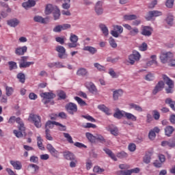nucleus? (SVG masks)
<instances>
[{
    "label": "nucleus",
    "mask_w": 175,
    "mask_h": 175,
    "mask_svg": "<svg viewBox=\"0 0 175 175\" xmlns=\"http://www.w3.org/2000/svg\"><path fill=\"white\" fill-rule=\"evenodd\" d=\"M28 120L37 128H42V118L40 116L35 113H30Z\"/></svg>",
    "instance_id": "f257e3e1"
},
{
    "label": "nucleus",
    "mask_w": 175,
    "mask_h": 175,
    "mask_svg": "<svg viewBox=\"0 0 175 175\" xmlns=\"http://www.w3.org/2000/svg\"><path fill=\"white\" fill-rule=\"evenodd\" d=\"M163 79L164 81H166L167 85H168V88L165 89L166 93L172 94L173 88H174V82L165 75H163Z\"/></svg>",
    "instance_id": "f03ea898"
},
{
    "label": "nucleus",
    "mask_w": 175,
    "mask_h": 175,
    "mask_svg": "<svg viewBox=\"0 0 175 175\" xmlns=\"http://www.w3.org/2000/svg\"><path fill=\"white\" fill-rule=\"evenodd\" d=\"M41 98H42V102L44 105H47L51 99L55 98V94L53 92H44L40 94Z\"/></svg>",
    "instance_id": "7ed1b4c3"
},
{
    "label": "nucleus",
    "mask_w": 175,
    "mask_h": 175,
    "mask_svg": "<svg viewBox=\"0 0 175 175\" xmlns=\"http://www.w3.org/2000/svg\"><path fill=\"white\" fill-rule=\"evenodd\" d=\"M54 125H56V126H59V131H66V126H64L62 124L55 122V121H51L49 120L46 122L45 124V128L47 129V128H54Z\"/></svg>",
    "instance_id": "20e7f679"
},
{
    "label": "nucleus",
    "mask_w": 175,
    "mask_h": 175,
    "mask_svg": "<svg viewBox=\"0 0 175 175\" xmlns=\"http://www.w3.org/2000/svg\"><path fill=\"white\" fill-rule=\"evenodd\" d=\"M28 56H23L19 60V68H29L30 65H33L35 63L33 62H27L28 61Z\"/></svg>",
    "instance_id": "39448f33"
},
{
    "label": "nucleus",
    "mask_w": 175,
    "mask_h": 175,
    "mask_svg": "<svg viewBox=\"0 0 175 175\" xmlns=\"http://www.w3.org/2000/svg\"><path fill=\"white\" fill-rule=\"evenodd\" d=\"M55 50L58 53V57L60 59L68 58V54H66V49H65V47L58 45L56 46Z\"/></svg>",
    "instance_id": "423d86ee"
},
{
    "label": "nucleus",
    "mask_w": 175,
    "mask_h": 175,
    "mask_svg": "<svg viewBox=\"0 0 175 175\" xmlns=\"http://www.w3.org/2000/svg\"><path fill=\"white\" fill-rule=\"evenodd\" d=\"M141 57L142 55H140V53L138 51H133V53L129 56V64H131V65H133L136 61L140 60Z\"/></svg>",
    "instance_id": "0eeeda50"
},
{
    "label": "nucleus",
    "mask_w": 175,
    "mask_h": 175,
    "mask_svg": "<svg viewBox=\"0 0 175 175\" xmlns=\"http://www.w3.org/2000/svg\"><path fill=\"white\" fill-rule=\"evenodd\" d=\"M113 30L111 31V35L113 36V38H118L122 32H124V28L121 25H115L113 26Z\"/></svg>",
    "instance_id": "6e6552de"
},
{
    "label": "nucleus",
    "mask_w": 175,
    "mask_h": 175,
    "mask_svg": "<svg viewBox=\"0 0 175 175\" xmlns=\"http://www.w3.org/2000/svg\"><path fill=\"white\" fill-rule=\"evenodd\" d=\"M70 40L71 42L68 44L69 49H75V47H77V42L79 41V37L71 33Z\"/></svg>",
    "instance_id": "1a4fd4ad"
},
{
    "label": "nucleus",
    "mask_w": 175,
    "mask_h": 175,
    "mask_svg": "<svg viewBox=\"0 0 175 175\" xmlns=\"http://www.w3.org/2000/svg\"><path fill=\"white\" fill-rule=\"evenodd\" d=\"M159 16H162V12L153 10L148 12L145 18L147 20V21H150V20H152L153 17H159Z\"/></svg>",
    "instance_id": "9d476101"
},
{
    "label": "nucleus",
    "mask_w": 175,
    "mask_h": 175,
    "mask_svg": "<svg viewBox=\"0 0 175 175\" xmlns=\"http://www.w3.org/2000/svg\"><path fill=\"white\" fill-rule=\"evenodd\" d=\"M123 27L126 28L128 31H129V35L131 36H136V35L139 34V28L137 27H132L131 25L124 24Z\"/></svg>",
    "instance_id": "9b49d317"
},
{
    "label": "nucleus",
    "mask_w": 175,
    "mask_h": 175,
    "mask_svg": "<svg viewBox=\"0 0 175 175\" xmlns=\"http://www.w3.org/2000/svg\"><path fill=\"white\" fill-rule=\"evenodd\" d=\"M66 109L69 114H75L77 113V105L73 103H69L66 105Z\"/></svg>",
    "instance_id": "f8f14e48"
},
{
    "label": "nucleus",
    "mask_w": 175,
    "mask_h": 175,
    "mask_svg": "<svg viewBox=\"0 0 175 175\" xmlns=\"http://www.w3.org/2000/svg\"><path fill=\"white\" fill-rule=\"evenodd\" d=\"M170 58H173V53L171 52L163 53L160 55V59L162 64H166L170 61Z\"/></svg>",
    "instance_id": "ddd939ff"
},
{
    "label": "nucleus",
    "mask_w": 175,
    "mask_h": 175,
    "mask_svg": "<svg viewBox=\"0 0 175 175\" xmlns=\"http://www.w3.org/2000/svg\"><path fill=\"white\" fill-rule=\"evenodd\" d=\"M163 88H165V83L163 82V81H159L152 91L153 95H157L158 92H160V91H162Z\"/></svg>",
    "instance_id": "4468645a"
},
{
    "label": "nucleus",
    "mask_w": 175,
    "mask_h": 175,
    "mask_svg": "<svg viewBox=\"0 0 175 175\" xmlns=\"http://www.w3.org/2000/svg\"><path fill=\"white\" fill-rule=\"evenodd\" d=\"M46 150L50 152V154L55 157V158H58V156L59 155V152L58 150H55V148L51 145V144H48L46 145Z\"/></svg>",
    "instance_id": "2eb2a0df"
},
{
    "label": "nucleus",
    "mask_w": 175,
    "mask_h": 175,
    "mask_svg": "<svg viewBox=\"0 0 175 175\" xmlns=\"http://www.w3.org/2000/svg\"><path fill=\"white\" fill-rule=\"evenodd\" d=\"M46 150L50 152V154L55 157V158H58V156L59 155V152L58 150H55V148L51 145V144H48L46 145Z\"/></svg>",
    "instance_id": "dca6fc26"
},
{
    "label": "nucleus",
    "mask_w": 175,
    "mask_h": 175,
    "mask_svg": "<svg viewBox=\"0 0 175 175\" xmlns=\"http://www.w3.org/2000/svg\"><path fill=\"white\" fill-rule=\"evenodd\" d=\"M141 33L144 36H151L152 33V28L150 26H142Z\"/></svg>",
    "instance_id": "f3484780"
},
{
    "label": "nucleus",
    "mask_w": 175,
    "mask_h": 175,
    "mask_svg": "<svg viewBox=\"0 0 175 175\" xmlns=\"http://www.w3.org/2000/svg\"><path fill=\"white\" fill-rule=\"evenodd\" d=\"M103 2L98 1L95 5V12L98 16H101L103 14V8L102 7Z\"/></svg>",
    "instance_id": "a211bd4d"
},
{
    "label": "nucleus",
    "mask_w": 175,
    "mask_h": 175,
    "mask_svg": "<svg viewBox=\"0 0 175 175\" xmlns=\"http://www.w3.org/2000/svg\"><path fill=\"white\" fill-rule=\"evenodd\" d=\"M27 51L28 47L27 46H18L15 49V54L18 56L24 55Z\"/></svg>",
    "instance_id": "6ab92c4d"
},
{
    "label": "nucleus",
    "mask_w": 175,
    "mask_h": 175,
    "mask_svg": "<svg viewBox=\"0 0 175 175\" xmlns=\"http://www.w3.org/2000/svg\"><path fill=\"white\" fill-rule=\"evenodd\" d=\"M86 85L89 89L90 92L92 94H97L98 89H96V86L92 82L86 83Z\"/></svg>",
    "instance_id": "aec40b11"
},
{
    "label": "nucleus",
    "mask_w": 175,
    "mask_h": 175,
    "mask_svg": "<svg viewBox=\"0 0 175 175\" xmlns=\"http://www.w3.org/2000/svg\"><path fill=\"white\" fill-rule=\"evenodd\" d=\"M162 147H166L167 146L168 147H170V148H173V147H175V139H173L170 141H163L161 142Z\"/></svg>",
    "instance_id": "412c9836"
},
{
    "label": "nucleus",
    "mask_w": 175,
    "mask_h": 175,
    "mask_svg": "<svg viewBox=\"0 0 175 175\" xmlns=\"http://www.w3.org/2000/svg\"><path fill=\"white\" fill-rule=\"evenodd\" d=\"M10 163L13 166L14 169L16 170H21V168L23 167V165L21 164V162L18 161H10Z\"/></svg>",
    "instance_id": "4be33fe9"
},
{
    "label": "nucleus",
    "mask_w": 175,
    "mask_h": 175,
    "mask_svg": "<svg viewBox=\"0 0 175 175\" xmlns=\"http://www.w3.org/2000/svg\"><path fill=\"white\" fill-rule=\"evenodd\" d=\"M107 131H109V132H111V135H113V136L118 135V129L114 126L113 124L108 126L107 127Z\"/></svg>",
    "instance_id": "5701e85b"
},
{
    "label": "nucleus",
    "mask_w": 175,
    "mask_h": 175,
    "mask_svg": "<svg viewBox=\"0 0 175 175\" xmlns=\"http://www.w3.org/2000/svg\"><path fill=\"white\" fill-rule=\"evenodd\" d=\"M83 50V51H88L90 54H92V55H94V54H96V53H98V49L91 46H84Z\"/></svg>",
    "instance_id": "b1692460"
},
{
    "label": "nucleus",
    "mask_w": 175,
    "mask_h": 175,
    "mask_svg": "<svg viewBox=\"0 0 175 175\" xmlns=\"http://www.w3.org/2000/svg\"><path fill=\"white\" fill-rule=\"evenodd\" d=\"M35 5H36V1L33 0H29L27 2H24L22 3V6L25 9H28L29 8H33Z\"/></svg>",
    "instance_id": "393cba45"
},
{
    "label": "nucleus",
    "mask_w": 175,
    "mask_h": 175,
    "mask_svg": "<svg viewBox=\"0 0 175 175\" xmlns=\"http://www.w3.org/2000/svg\"><path fill=\"white\" fill-rule=\"evenodd\" d=\"M57 8L58 7L54 6L51 4L46 5L45 8V14H47V15L51 14V13H53L55 10V8Z\"/></svg>",
    "instance_id": "a878e982"
},
{
    "label": "nucleus",
    "mask_w": 175,
    "mask_h": 175,
    "mask_svg": "<svg viewBox=\"0 0 175 175\" xmlns=\"http://www.w3.org/2000/svg\"><path fill=\"white\" fill-rule=\"evenodd\" d=\"M7 24L10 27H12L13 28H14L17 27L18 24H20V21H18L17 18H13V19L7 21Z\"/></svg>",
    "instance_id": "bb28decb"
},
{
    "label": "nucleus",
    "mask_w": 175,
    "mask_h": 175,
    "mask_svg": "<svg viewBox=\"0 0 175 175\" xmlns=\"http://www.w3.org/2000/svg\"><path fill=\"white\" fill-rule=\"evenodd\" d=\"M103 151H105V154H107V155H108V157H109V158H111L113 159V161H117V157H116V154H114V153H113V152L111 151V150L107 148H105L103 149Z\"/></svg>",
    "instance_id": "cd10ccee"
},
{
    "label": "nucleus",
    "mask_w": 175,
    "mask_h": 175,
    "mask_svg": "<svg viewBox=\"0 0 175 175\" xmlns=\"http://www.w3.org/2000/svg\"><path fill=\"white\" fill-rule=\"evenodd\" d=\"M124 92L122 91V90H115L113 94V100H118V98L122 96Z\"/></svg>",
    "instance_id": "c85d7f7f"
},
{
    "label": "nucleus",
    "mask_w": 175,
    "mask_h": 175,
    "mask_svg": "<svg viewBox=\"0 0 175 175\" xmlns=\"http://www.w3.org/2000/svg\"><path fill=\"white\" fill-rule=\"evenodd\" d=\"M63 155L65 158V159H67V161H73L76 157H75V154H73L70 152H64Z\"/></svg>",
    "instance_id": "c756f323"
},
{
    "label": "nucleus",
    "mask_w": 175,
    "mask_h": 175,
    "mask_svg": "<svg viewBox=\"0 0 175 175\" xmlns=\"http://www.w3.org/2000/svg\"><path fill=\"white\" fill-rule=\"evenodd\" d=\"M33 20L36 23H40V24H47V18H43L40 16H36L33 18Z\"/></svg>",
    "instance_id": "7c9ffc66"
},
{
    "label": "nucleus",
    "mask_w": 175,
    "mask_h": 175,
    "mask_svg": "<svg viewBox=\"0 0 175 175\" xmlns=\"http://www.w3.org/2000/svg\"><path fill=\"white\" fill-rule=\"evenodd\" d=\"M124 116H125V111L118 110L113 114V117L115 118H118V120H121V118H122V117H124Z\"/></svg>",
    "instance_id": "2f4dec72"
},
{
    "label": "nucleus",
    "mask_w": 175,
    "mask_h": 175,
    "mask_svg": "<svg viewBox=\"0 0 175 175\" xmlns=\"http://www.w3.org/2000/svg\"><path fill=\"white\" fill-rule=\"evenodd\" d=\"M15 121L17 122V124H18V128L19 131L24 132V131H25V127L24 126V122H23L21 118H17Z\"/></svg>",
    "instance_id": "473e14b6"
},
{
    "label": "nucleus",
    "mask_w": 175,
    "mask_h": 175,
    "mask_svg": "<svg viewBox=\"0 0 175 175\" xmlns=\"http://www.w3.org/2000/svg\"><path fill=\"white\" fill-rule=\"evenodd\" d=\"M174 132V128L172 126H167L165 129V133L166 136L170 137L172 134Z\"/></svg>",
    "instance_id": "72a5a7b5"
},
{
    "label": "nucleus",
    "mask_w": 175,
    "mask_h": 175,
    "mask_svg": "<svg viewBox=\"0 0 175 175\" xmlns=\"http://www.w3.org/2000/svg\"><path fill=\"white\" fill-rule=\"evenodd\" d=\"M124 117L127 120H130L131 121H137V117L135 116V115L131 113L124 112Z\"/></svg>",
    "instance_id": "f704fd0d"
},
{
    "label": "nucleus",
    "mask_w": 175,
    "mask_h": 175,
    "mask_svg": "<svg viewBox=\"0 0 175 175\" xmlns=\"http://www.w3.org/2000/svg\"><path fill=\"white\" fill-rule=\"evenodd\" d=\"M165 103L166 105H169L170 107L175 111V101L172 100L170 98H167L165 99Z\"/></svg>",
    "instance_id": "c9c22d12"
},
{
    "label": "nucleus",
    "mask_w": 175,
    "mask_h": 175,
    "mask_svg": "<svg viewBox=\"0 0 175 175\" xmlns=\"http://www.w3.org/2000/svg\"><path fill=\"white\" fill-rule=\"evenodd\" d=\"M88 73V71H87V69L84 68H79L77 72V76H81L82 77H84V76H87Z\"/></svg>",
    "instance_id": "e433bc0d"
},
{
    "label": "nucleus",
    "mask_w": 175,
    "mask_h": 175,
    "mask_svg": "<svg viewBox=\"0 0 175 175\" xmlns=\"http://www.w3.org/2000/svg\"><path fill=\"white\" fill-rule=\"evenodd\" d=\"M52 13L53 14V18L55 21L59 20V17H61V11L58 7L55 8V11H53Z\"/></svg>",
    "instance_id": "4c0bfd02"
},
{
    "label": "nucleus",
    "mask_w": 175,
    "mask_h": 175,
    "mask_svg": "<svg viewBox=\"0 0 175 175\" xmlns=\"http://www.w3.org/2000/svg\"><path fill=\"white\" fill-rule=\"evenodd\" d=\"M74 99L77 102L78 105L81 106V107H84V106H87V103L84 101L79 96H75Z\"/></svg>",
    "instance_id": "58836bf2"
},
{
    "label": "nucleus",
    "mask_w": 175,
    "mask_h": 175,
    "mask_svg": "<svg viewBox=\"0 0 175 175\" xmlns=\"http://www.w3.org/2000/svg\"><path fill=\"white\" fill-rule=\"evenodd\" d=\"M99 27L101 29L103 35H105V36H109V29H107V27H106V25L100 24Z\"/></svg>",
    "instance_id": "ea45409f"
},
{
    "label": "nucleus",
    "mask_w": 175,
    "mask_h": 175,
    "mask_svg": "<svg viewBox=\"0 0 175 175\" xmlns=\"http://www.w3.org/2000/svg\"><path fill=\"white\" fill-rule=\"evenodd\" d=\"M98 109H99V110H100L101 111H103L104 113H105V114H107V116L110 114L109 108H107V107H106V105H98Z\"/></svg>",
    "instance_id": "a19ab883"
},
{
    "label": "nucleus",
    "mask_w": 175,
    "mask_h": 175,
    "mask_svg": "<svg viewBox=\"0 0 175 175\" xmlns=\"http://www.w3.org/2000/svg\"><path fill=\"white\" fill-rule=\"evenodd\" d=\"M129 106L130 109H134V110H136V111H139V113H142V111H143V108H142L140 105H137L135 103H131Z\"/></svg>",
    "instance_id": "79ce46f5"
},
{
    "label": "nucleus",
    "mask_w": 175,
    "mask_h": 175,
    "mask_svg": "<svg viewBox=\"0 0 175 175\" xmlns=\"http://www.w3.org/2000/svg\"><path fill=\"white\" fill-rule=\"evenodd\" d=\"M13 92H14V89L13 88L5 86V95H7V96H12Z\"/></svg>",
    "instance_id": "37998d69"
},
{
    "label": "nucleus",
    "mask_w": 175,
    "mask_h": 175,
    "mask_svg": "<svg viewBox=\"0 0 175 175\" xmlns=\"http://www.w3.org/2000/svg\"><path fill=\"white\" fill-rule=\"evenodd\" d=\"M37 144L38 147L40 150H42V151L44 150V147L43 146V139L41 137H37Z\"/></svg>",
    "instance_id": "c03bdc74"
},
{
    "label": "nucleus",
    "mask_w": 175,
    "mask_h": 175,
    "mask_svg": "<svg viewBox=\"0 0 175 175\" xmlns=\"http://www.w3.org/2000/svg\"><path fill=\"white\" fill-rule=\"evenodd\" d=\"M137 18V16L135 14H130V15H124V19L126 21H132V20H136Z\"/></svg>",
    "instance_id": "a18cd8bd"
},
{
    "label": "nucleus",
    "mask_w": 175,
    "mask_h": 175,
    "mask_svg": "<svg viewBox=\"0 0 175 175\" xmlns=\"http://www.w3.org/2000/svg\"><path fill=\"white\" fill-rule=\"evenodd\" d=\"M85 136L90 143H94L96 140V137L94 136V135H92L91 133H86Z\"/></svg>",
    "instance_id": "49530a36"
},
{
    "label": "nucleus",
    "mask_w": 175,
    "mask_h": 175,
    "mask_svg": "<svg viewBox=\"0 0 175 175\" xmlns=\"http://www.w3.org/2000/svg\"><path fill=\"white\" fill-rule=\"evenodd\" d=\"M65 139H66L67 142H68V143H70V144H73V143H75L73 142V138H72V136H70V134L68 133H63Z\"/></svg>",
    "instance_id": "de8ad7c7"
},
{
    "label": "nucleus",
    "mask_w": 175,
    "mask_h": 175,
    "mask_svg": "<svg viewBox=\"0 0 175 175\" xmlns=\"http://www.w3.org/2000/svg\"><path fill=\"white\" fill-rule=\"evenodd\" d=\"M57 96L62 100L66 99V93L64 90H58Z\"/></svg>",
    "instance_id": "09e8293b"
},
{
    "label": "nucleus",
    "mask_w": 175,
    "mask_h": 175,
    "mask_svg": "<svg viewBox=\"0 0 175 175\" xmlns=\"http://www.w3.org/2000/svg\"><path fill=\"white\" fill-rule=\"evenodd\" d=\"M17 79H18L20 83H25V75L23 72H19L17 75Z\"/></svg>",
    "instance_id": "8fccbe9b"
},
{
    "label": "nucleus",
    "mask_w": 175,
    "mask_h": 175,
    "mask_svg": "<svg viewBox=\"0 0 175 175\" xmlns=\"http://www.w3.org/2000/svg\"><path fill=\"white\" fill-rule=\"evenodd\" d=\"M118 175H131V170H119L117 172Z\"/></svg>",
    "instance_id": "3c124183"
},
{
    "label": "nucleus",
    "mask_w": 175,
    "mask_h": 175,
    "mask_svg": "<svg viewBox=\"0 0 175 175\" xmlns=\"http://www.w3.org/2000/svg\"><path fill=\"white\" fill-rule=\"evenodd\" d=\"M109 43L110 44L111 47H112L113 49H116L117 43H116V40H114V38H113V37L109 38Z\"/></svg>",
    "instance_id": "603ef678"
},
{
    "label": "nucleus",
    "mask_w": 175,
    "mask_h": 175,
    "mask_svg": "<svg viewBox=\"0 0 175 175\" xmlns=\"http://www.w3.org/2000/svg\"><path fill=\"white\" fill-rule=\"evenodd\" d=\"M94 173H97L98 174H100V173H103L105 172V170L103 168H100L99 166H95L93 168Z\"/></svg>",
    "instance_id": "864d4df0"
},
{
    "label": "nucleus",
    "mask_w": 175,
    "mask_h": 175,
    "mask_svg": "<svg viewBox=\"0 0 175 175\" xmlns=\"http://www.w3.org/2000/svg\"><path fill=\"white\" fill-rule=\"evenodd\" d=\"M82 118H85V120H88V121H90L91 122H96L95 118L90 115H82Z\"/></svg>",
    "instance_id": "5fc2aeb1"
},
{
    "label": "nucleus",
    "mask_w": 175,
    "mask_h": 175,
    "mask_svg": "<svg viewBox=\"0 0 175 175\" xmlns=\"http://www.w3.org/2000/svg\"><path fill=\"white\" fill-rule=\"evenodd\" d=\"M94 66L100 72H103L106 69L105 66L100 65L99 63H94Z\"/></svg>",
    "instance_id": "6e6d98bb"
},
{
    "label": "nucleus",
    "mask_w": 175,
    "mask_h": 175,
    "mask_svg": "<svg viewBox=\"0 0 175 175\" xmlns=\"http://www.w3.org/2000/svg\"><path fill=\"white\" fill-rule=\"evenodd\" d=\"M154 79H155V77L152 73H148L145 77V80H146V81H152Z\"/></svg>",
    "instance_id": "4d7b16f0"
},
{
    "label": "nucleus",
    "mask_w": 175,
    "mask_h": 175,
    "mask_svg": "<svg viewBox=\"0 0 175 175\" xmlns=\"http://www.w3.org/2000/svg\"><path fill=\"white\" fill-rule=\"evenodd\" d=\"M117 157L120 158V159H124V158H128V153L122 151L117 154Z\"/></svg>",
    "instance_id": "13d9d810"
},
{
    "label": "nucleus",
    "mask_w": 175,
    "mask_h": 175,
    "mask_svg": "<svg viewBox=\"0 0 175 175\" xmlns=\"http://www.w3.org/2000/svg\"><path fill=\"white\" fill-rule=\"evenodd\" d=\"M8 65L10 66V70L17 69V63L16 62H9Z\"/></svg>",
    "instance_id": "bf43d9fd"
},
{
    "label": "nucleus",
    "mask_w": 175,
    "mask_h": 175,
    "mask_svg": "<svg viewBox=\"0 0 175 175\" xmlns=\"http://www.w3.org/2000/svg\"><path fill=\"white\" fill-rule=\"evenodd\" d=\"M148 47V45H147V43L143 42V43L139 46V50L140 51H146Z\"/></svg>",
    "instance_id": "052dcab7"
},
{
    "label": "nucleus",
    "mask_w": 175,
    "mask_h": 175,
    "mask_svg": "<svg viewBox=\"0 0 175 175\" xmlns=\"http://www.w3.org/2000/svg\"><path fill=\"white\" fill-rule=\"evenodd\" d=\"M46 134V139L49 141H53V137H51V134H50V130L49 129H46L45 131Z\"/></svg>",
    "instance_id": "680f3d73"
},
{
    "label": "nucleus",
    "mask_w": 175,
    "mask_h": 175,
    "mask_svg": "<svg viewBox=\"0 0 175 175\" xmlns=\"http://www.w3.org/2000/svg\"><path fill=\"white\" fill-rule=\"evenodd\" d=\"M152 113H153V118H154V120H159L161 117V114L159 113V111L157 110H154Z\"/></svg>",
    "instance_id": "e2e57ef3"
},
{
    "label": "nucleus",
    "mask_w": 175,
    "mask_h": 175,
    "mask_svg": "<svg viewBox=\"0 0 175 175\" xmlns=\"http://www.w3.org/2000/svg\"><path fill=\"white\" fill-rule=\"evenodd\" d=\"M144 163H150L151 162V156L150 154H146L144 157Z\"/></svg>",
    "instance_id": "0e129e2a"
},
{
    "label": "nucleus",
    "mask_w": 175,
    "mask_h": 175,
    "mask_svg": "<svg viewBox=\"0 0 175 175\" xmlns=\"http://www.w3.org/2000/svg\"><path fill=\"white\" fill-rule=\"evenodd\" d=\"M157 137V134L154 133L152 130H150L148 134V137L150 140H154L155 137Z\"/></svg>",
    "instance_id": "69168bd1"
},
{
    "label": "nucleus",
    "mask_w": 175,
    "mask_h": 175,
    "mask_svg": "<svg viewBox=\"0 0 175 175\" xmlns=\"http://www.w3.org/2000/svg\"><path fill=\"white\" fill-rule=\"evenodd\" d=\"M128 148L131 152H133L134 151H136V144H129Z\"/></svg>",
    "instance_id": "338daca9"
},
{
    "label": "nucleus",
    "mask_w": 175,
    "mask_h": 175,
    "mask_svg": "<svg viewBox=\"0 0 175 175\" xmlns=\"http://www.w3.org/2000/svg\"><path fill=\"white\" fill-rule=\"evenodd\" d=\"M167 23L168 25H173V16L172 15H170L167 17L166 19Z\"/></svg>",
    "instance_id": "774afa93"
}]
</instances>
